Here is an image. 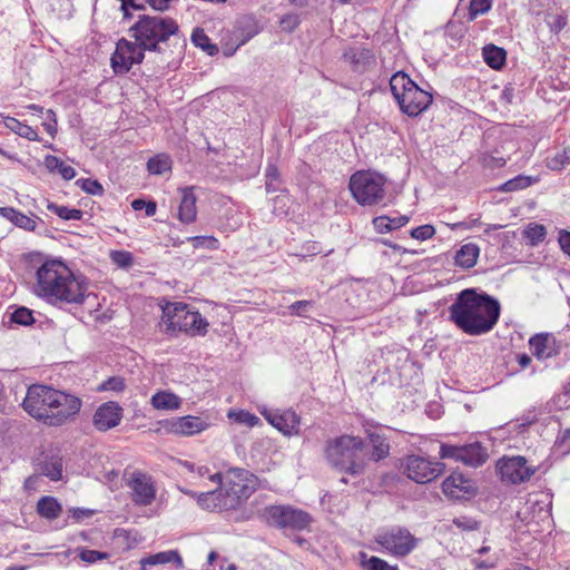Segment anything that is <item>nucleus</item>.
<instances>
[{"label": "nucleus", "instance_id": "nucleus-1", "mask_svg": "<svg viewBox=\"0 0 570 570\" xmlns=\"http://www.w3.org/2000/svg\"><path fill=\"white\" fill-rule=\"evenodd\" d=\"M366 440L342 435L330 440L325 448L327 462L337 471L360 476L365 473L368 461L379 462L390 454V444L382 434L365 430Z\"/></svg>", "mask_w": 570, "mask_h": 570}, {"label": "nucleus", "instance_id": "nucleus-2", "mask_svg": "<svg viewBox=\"0 0 570 570\" xmlns=\"http://www.w3.org/2000/svg\"><path fill=\"white\" fill-rule=\"evenodd\" d=\"M500 313L498 299L473 287L461 291L449 307L450 321L471 336L491 332L499 321Z\"/></svg>", "mask_w": 570, "mask_h": 570}, {"label": "nucleus", "instance_id": "nucleus-3", "mask_svg": "<svg viewBox=\"0 0 570 570\" xmlns=\"http://www.w3.org/2000/svg\"><path fill=\"white\" fill-rule=\"evenodd\" d=\"M22 407L33 419L48 426H62L81 411L82 400L76 394L45 384L28 387Z\"/></svg>", "mask_w": 570, "mask_h": 570}, {"label": "nucleus", "instance_id": "nucleus-4", "mask_svg": "<svg viewBox=\"0 0 570 570\" xmlns=\"http://www.w3.org/2000/svg\"><path fill=\"white\" fill-rule=\"evenodd\" d=\"M88 286L58 259L42 263L36 272L33 293L52 305L82 304Z\"/></svg>", "mask_w": 570, "mask_h": 570}, {"label": "nucleus", "instance_id": "nucleus-5", "mask_svg": "<svg viewBox=\"0 0 570 570\" xmlns=\"http://www.w3.org/2000/svg\"><path fill=\"white\" fill-rule=\"evenodd\" d=\"M128 32L147 51L160 52L163 43L179 35V26L167 16L140 14Z\"/></svg>", "mask_w": 570, "mask_h": 570}, {"label": "nucleus", "instance_id": "nucleus-6", "mask_svg": "<svg viewBox=\"0 0 570 570\" xmlns=\"http://www.w3.org/2000/svg\"><path fill=\"white\" fill-rule=\"evenodd\" d=\"M213 482L219 484L226 510L237 509L257 489L258 479L252 472L240 468H232L223 475L215 473L210 476Z\"/></svg>", "mask_w": 570, "mask_h": 570}, {"label": "nucleus", "instance_id": "nucleus-7", "mask_svg": "<svg viewBox=\"0 0 570 570\" xmlns=\"http://www.w3.org/2000/svg\"><path fill=\"white\" fill-rule=\"evenodd\" d=\"M163 308L161 324L164 332L176 335L184 332L191 336H204L207 333L208 322L202 314L185 303H166Z\"/></svg>", "mask_w": 570, "mask_h": 570}, {"label": "nucleus", "instance_id": "nucleus-8", "mask_svg": "<svg viewBox=\"0 0 570 570\" xmlns=\"http://www.w3.org/2000/svg\"><path fill=\"white\" fill-rule=\"evenodd\" d=\"M390 87L400 109L409 117L421 115L433 101L432 94L421 89L404 71L391 77Z\"/></svg>", "mask_w": 570, "mask_h": 570}, {"label": "nucleus", "instance_id": "nucleus-9", "mask_svg": "<svg viewBox=\"0 0 570 570\" xmlns=\"http://www.w3.org/2000/svg\"><path fill=\"white\" fill-rule=\"evenodd\" d=\"M387 179L375 170H357L348 181V189L355 202L362 206L382 203L386 195Z\"/></svg>", "mask_w": 570, "mask_h": 570}, {"label": "nucleus", "instance_id": "nucleus-10", "mask_svg": "<svg viewBox=\"0 0 570 570\" xmlns=\"http://www.w3.org/2000/svg\"><path fill=\"white\" fill-rule=\"evenodd\" d=\"M264 515L269 524L295 531L307 529L313 521L308 512L286 504L266 507Z\"/></svg>", "mask_w": 570, "mask_h": 570}, {"label": "nucleus", "instance_id": "nucleus-11", "mask_svg": "<svg viewBox=\"0 0 570 570\" xmlns=\"http://www.w3.org/2000/svg\"><path fill=\"white\" fill-rule=\"evenodd\" d=\"M374 541L387 553L395 558L409 556L417 544V539L403 527H392L379 532Z\"/></svg>", "mask_w": 570, "mask_h": 570}, {"label": "nucleus", "instance_id": "nucleus-12", "mask_svg": "<svg viewBox=\"0 0 570 570\" xmlns=\"http://www.w3.org/2000/svg\"><path fill=\"white\" fill-rule=\"evenodd\" d=\"M444 470L442 462H432L420 455L406 458L405 472L409 479L416 483H428L436 479Z\"/></svg>", "mask_w": 570, "mask_h": 570}, {"label": "nucleus", "instance_id": "nucleus-13", "mask_svg": "<svg viewBox=\"0 0 570 570\" xmlns=\"http://www.w3.org/2000/svg\"><path fill=\"white\" fill-rule=\"evenodd\" d=\"M261 414L285 436L297 435L299 432L301 417L293 410L263 409Z\"/></svg>", "mask_w": 570, "mask_h": 570}, {"label": "nucleus", "instance_id": "nucleus-14", "mask_svg": "<svg viewBox=\"0 0 570 570\" xmlns=\"http://www.w3.org/2000/svg\"><path fill=\"white\" fill-rule=\"evenodd\" d=\"M499 470L502 480L513 484L528 481L535 472L534 468L527 464V460L523 456L502 459L499 462Z\"/></svg>", "mask_w": 570, "mask_h": 570}, {"label": "nucleus", "instance_id": "nucleus-15", "mask_svg": "<svg viewBox=\"0 0 570 570\" xmlns=\"http://www.w3.org/2000/svg\"><path fill=\"white\" fill-rule=\"evenodd\" d=\"M164 430L183 436H191L207 430L209 424L199 416L185 415L160 421Z\"/></svg>", "mask_w": 570, "mask_h": 570}, {"label": "nucleus", "instance_id": "nucleus-16", "mask_svg": "<svg viewBox=\"0 0 570 570\" xmlns=\"http://www.w3.org/2000/svg\"><path fill=\"white\" fill-rule=\"evenodd\" d=\"M131 500L136 505H150L156 497L151 478L142 472H134L127 483Z\"/></svg>", "mask_w": 570, "mask_h": 570}, {"label": "nucleus", "instance_id": "nucleus-17", "mask_svg": "<svg viewBox=\"0 0 570 570\" xmlns=\"http://www.w3.org/2000/svg\"><path fill=\"white\" fill-rule=\"evenodd\" d=\"M122 415L124 410L117 402H105L95 411L92 424L96 430L107 432L120 424Z\"/></svg>", "mask_w": 570, "mask_h": 570}, {"label": "nucleus", "instance_id": "nucleus-18", "mask_svg": "<svg viewBox=\"0 0 570 570\" xmlns=\"http://www.w3.org/2000/svg\"><path fill=\"white\" fill-rule=\"evenodd\" d=\"M442 491L451 499H461L465 494H474L475 488L471 479L460 472H453L442 482Z\"/></svg>", "mask_w": 570, "mask_h": 570}, {"label": "nucleus", "instance_id": "nucleus-19", "mask_svg": "<svg viewBox=\"0 0 570 570\" xmlns=\"http://www.w3.org/2000/svg\"><path fill=\"white\" fill-rule=\"evenodd\" d=\"M532 354L538 360H547L559 354L560 346L556 337L549 333L535 334L529 340Z\"/></svg>", "mask_w": 570, "mask_h": 570}, {"label": "nucleus", "instance_id": "nucleus-20", "mask_svg": "<svg viewBox=\"0 0 570 570\" xmlns=\"http://www.w3.org/2000/svg\"><path fill=\"white\" fill-rule=\"evenodd\" d=\"M0 216L12 223L16 227L27 232H35L38 220L42 222L38 216H27L13 207H0Z\"/></svg>", "mask_w": 570, "mask_h": 570}, {"label": "nucleus", "instance_id": "nucleus-21", "mask_svg": "<svg viewBox=\"0 0 570 570\" xmlns=\"http://www.w3.org/2000/svg\"><path fill=\"white\" fill-rule=\"evenodd\" d=\"M180 191L181 198L178 206V219L184 224H190L195 222L197 217V198L193 187L183 188Z\"/></svg>", "mask_w": 570, "mask_h": 570}, {"label": "nucleus", "instance_id": "nucleus-22", "mask_svg": "<svg viewBox=\"0 0 570 570\" xmlns=\"http://www.w3.org/2000/svg\"><path fill=\"white\" fill-rule=\"evenodd\" d=\"M38 470L41 475L51 481L62 480L63 459L58 453L46 454L38 463Z\"/></svg>", "mask_w": 570, "mask_h": 570}, {"label": "nucleus", "instance_id": "nucleus-23", "mask_svg": "<svg viewBox=\"0 0 570 570\" xmlns=\"http://www.w3.org/2000/svg\"><path fill=\"white\" fill-rule=\"evenodd\" d=\"M173 563L176 566L178 570L184 569L183 559L177 550H167L161 551L155 554H150L140 560L141 570H147L148 567H154L158 564Z\"/></svg>", "mask_w": 570, "mask_h": 570}, {"label": "nucleus", "instance_id": "nucleus-24", "mask_svg": "<svg viewBox=\"0 0 570 570\" xmlns=\"http://www.w3.org/2000/svg\"><path fill=\"white\" fill-rule=\"evenodd\" d=\"M187 493L193 498H196L198 505L205 510H226V508L223 505L225 497L219 487L216 490L202 492L199 494L193 491Z\"/></svg>", "mask_w": 570, "mask_h": 570}, {"label": "nucleus", "instance_id": "nucleus-25", "mask_svg": "<svg viewBox=\"0 0 570 570\" xmlns=\"http://www.w3.org/2000/svg\"><path fill=\"white\" fill-rule=\"evenodd\" d=\"M462 454L460 455V462L470 466H480L487 459V450L478 442L462 445Z\"/></svg>", "mask_w": 570, "mask_h": 570}, {"label": "nucleus", "instance_id": "nucleus-26", "mask_svg": "<svg viewBox=\"0 0 570 570\" xmlns=\"http://www.w3.org/2000/svg\"><path fill=\"white\" fill-rule=\"evenodd\" d=\"M150 404L156 410L174 411L181 406V399L170 391H158L151 396Z\"/></svg>", "mask_w": 570, "mask_h": 570}, {"label": "nucleus", "instance_id": "nucleus-27", "mask_svg": "<svg viewBox=\"0 0 570 570\" xmlns=\"http://www.w3.org/2000/svg\"><path fill=\"white\" fill-rule=\"evenodd\" d=\"M484 62L494 70H501L505 66L507 51L493 43L485 45L482 49Z\"/></svg>", "mask_w": 570, "mask_h": 570}, {"label": "nucleus", "instance_id": "nucleus-28", "mask_svg": "<svg viewBox=\"0 0 570 570\" xmlns=\"http://www.w3.org/2000/svg\"><path fill=\"white\" fill-rule=\"evenodd\" d=\"M480 255V247L476 244L468 243L460 247L455 254V264L462 268L475 266Z\"/></svg>", "mask_w": 570, "mask_h": 570}, {"label": "nucleus", "instance_id": "nucleus-29", "mask_svg": "<svg viewBox=\"0 0 570 570\" xmlns=\"http://www.w3.org/2000/svg\"><path fill=\"white\" fill-rule=\"evenodd\" d=\"M116 48L128 58L132 66L141 63L145 58V51H147L138 41H130L125 38L117 42Z\"/></svg>", "mask_w": 570, "mask_h": 570}, {"label": "nucleus", "instance_id": "nucleus-30", "mask_svg": "<svg viewBox=\"0 0 570 570\" xmlns=\"http://www.w3.org/2000/svg\"><path fill=\"white\" fill-rule=\"evenodd\" d=\"M374 229L380 234H385L391 230L401 228L402 226L409 223V217L405 215L389 217V216H377L373 219Z\"/></svg>", "mask_w": 570, "mask_h": 570}, {"label": "nucleus", "instance_id": "nucleus-31", "mask_svg": "<svg viewBox=\"0 0 570 570\" xmlns=\"http://www.w3.org/2000/svg\"><path fill=\"white\" fill-rule=\"evenodd\" d=\"M3 125L6 128L11 130L16 135H18L22 138H26L30 141H39L40 140L37 131L32 127L20 122L18 119H16L13 117H9V116L3 117Z\"/></svg>", "mask_w": 570, "mask_h": 570}, {"label": "nucleus", "instance_id": "nucleus-32", "mask_svg": "<svg viewBox=\"0 0 570 570\" xmlns=\"http://www.w3.org/2000/svg\"><path fill=\"white\" fill-rule=\"evenodd\" d=\"M61 511V504L52 497H42L37 503V512L48 520L57 519Z\"/></svg>", "mask_w": 570, "mask_h": 570}, {"label": "nucleus", "instance_id": "nucleus-33", "mask_svg": "<svg viewBox=\"0 0 570 570\" xmlns=\"http://www.w3.org/2000/svg\"><path fill=\"white\" fill-rule=\"evenodd\" d=\"M43 165L50 173L58 171L66 180H71L76 177L75 168L66 165L60 158L56 156L47 155L45 157Z\"/></svg>", "mask_w": 570, "mask_h": 570}, {"label": "nucleus", "instance_id": "nucleus-34", "mask_svg": "<svg viewBox=\"0 0 570 570\" xmlns=\"http://www.w3.org/2000/svg\"><path fill=\"white\" fill-rule=\"evenodd\" d=\"M570 164V142H563L559 151L547 158V166L551 170H561Z\"/></svg>", "mask_w": 570, "mask_h": 570}, {"label": "nucleus", "instance_id": "nucleus-35", "mask_svg": "<svg viewBox=\"0 0 570 570\" xmlns=\"http://www.w3.org/2000/svg\"><path fill=\"white\" fill-rule=\"evenodd\" d=\"M191 42L203 49L208 56L218 53V47L213 43L209 37L200 28H196L191 33Z\"/></svg>", "mask_w": 570, "mask_h": 570}, {"label": "nucleus", "instance_id": "nucleus-36", "mask_svg": "<svg viewBox=\"0 0 570 570\" xmlns=\"http://www.w3.org/2000/svg\"><path fill=\"white\" fill-rule=\"evenodd\" d=\"M171 169V159L166 154H158L147 163V170L153 175H163Z\"/></svg>", "mask_w": 570, "mask_h": 570}, {"label": "nucleus", "instance_id": "nucleus-37", "mask_svg": "<svg viewBox=\"0 0 570 570\" xmlns=\"http://www.w3.org/2000/svg\"><path fill=\"white\" fill-rule=\"evenodd\" d=\"M361 567L365 570H400L397 566H391L385 560L365 552H360Z\"/></svg>", "mask_w": 570, "mask_h": 570}, {"label": "nucleus", "instance_id": "nucleus-38", "mask_svg": "<svg viewBox=\"0 0 570 570\" xmlns=\"http://www.w3.org/2000/svg\"><path fill=\"white\" fill-rule=\"evenodd\" d=\"M547 230L541 224H529L523 230V238L530 246H537L546 238Z\"/></svg>", "mask_w": 570, "mask_h": 570}, {"label": "nucleus", "instance_id": "nucleus-39", "mask_svg": "<svg viewBox=\"0 0 570 570\" xmlns=\"http://www.w3.org/2000/svg\"><path fill=\"white\" fill-rule=\"evenodd\" d=\"M47 208L63 220H80L83 216L80 209L69 208L67 206L57 205L56 203H48Z\"/></svg>", "mask_w": 570, "mask_h": 570}, {"label": "nucleus", "instance_id": "nucleus-40", "mask_svg": "<svg viewBox=\"0 0 570 570\" xmlns=\"http://www.w3.org/2000/svg\"><path fill=\"white\" fill-rule=\"evenodd\" d=\"M535 180L537 179L531 176L519 175L502 184L499 189L504 193L521 190L531 186Z\"/></svg>", "mask_w": 570, "mask_h": 570}, {"label": "nucleus", "instance_id": "nucleus-41", "mask_svg": "<svg viewBox=\"0 0 570 570\" xmlns=\"http://www.w3.org/2000/svg\"><path fill=\"white\" fill-rule=\"evenodd\" d=\"M110 65L116 75H125L129 72L132 67L128 58L117 48L110 58Z\"/></svg>", "mask_w": 570, "mask_h": 570}, {"label": "nucleus", "instance_id": "nucleus-42", "mask_svg": "<svg viewBox=\"0 0 570 570\" xmlns=\"http://www.w3.org/2000/svg\"><path fill=\"white\" fill-rule=\"evenodd\" d=\"M544 21L550 31L558 35L567 26V17L559 12H548Z\"/></svg>", "mask_w": 570, "mask_h": 570}, {"label": "nucleus", "instance_id": "nucleus-43", "mask_svg": "<svg viewBox=\"0 0 570 570\" xmlns=\"http://www.w3.org/2000/svg\"><path fill=\"white\" fill-rule=\"evenodd\" d=\"M10 321L18 325L28 326L35 322V318L29 308L21 306L10 314Z\"/></svg>", "mask_w": 570, "mask_h": 570}, {"label": "nucleus", "instance_id": "nucleus-44", "mask_svg": "<svg viewBox=\"0 0 570 570\" xmlns=\"http://www.w3.org/2000/svg\"><path fill=\"white\" fill-rule=\"evenodd\" d=\"M111 262L119 268L127 269L134 264V256L127 250H111L109 254Z\"/></svg>", "mask_w": 570, "mask_h": 570}, {"label": "nucleus", "instance_id": "nucleus-45", "mask_svg": "<svg viewBox=\"0 0 570 570\" xmlns=\"http://www.w3.org/2000/svg\"><path fill=\"white\" fill-rule=\"evenodd\" d=\"M76 551L78 552L79 559L86 563H95L109 557L107 552L90 550L85 547H79Z\"/></svg>", "mask_w": 570, "mask_h": 570}, {"label": "nucleus", "instance_id": "nucleus-46", "mask_svg": "<svg viewBox=\"0 0 570 570\" xmlns=\"http://www.w3.org/2000/svg\"><path fill=\"white\" fill-rule=\"evenodd\" d=\"M228 417L234 419L236 422L245 424L249 428H254V426L261 424L259 417L256 416L255 414L247 412V411H238V412L230 411L228 413Z\"/></svg>", "mask_w": 570, "mask_h": 570}, {"label": "nucleus", "instance_id": "nucleus-47", "mask_svg": "<svg viewBox=\"0 0 570 570\" xmlns=\"http://www.w3.org/2000/svg\"><path fill=\"white\" fill-rule=\"evenodd\" d=\"M265 188L267 193L279 190V174L274 165H268L266 168Z\"/></svg>", "mask_w": 570, "mask_h": 570}, {"label": "nucleus", "instance_id": "nucleus-48", "mask_svg": "<svg viewBox=\"0 0 570 570\" xmlns=\"http://www.w3.org/2000/svg\"><path fill=\"white\" fill-rule=\"evenodd\" d=\"M187 240L191 243L195 248L204 247L208 249H217L219 242L214 236H193L188 237Z\"/></svg>", "mask_w": 570, "mask_h": 570}, {"label": "nucleus", "instance_id": "nucleus-49", "mask_svg": "<svg viewBox=\"0 0 570 570\" xmlns=\"http://www.w3.org/2000/svg\"><path fill=\"white\" fill-rule=\"evenodd\" d=\"M76 185L90 195H101L104 191L101 184L98 180L90 178L78 179Z\"/></svg>", "mask_w": 570, "mask_h": 570}, {"label": "nucleus", "instance_id": "nucleus-50", "mask_svg": "<svg viewBox=\"0 0 570 570\" xmlns=\"http://www.w3.org/2000/svg\"><path fill=\"white\" fill-rule=\"evenodd\" d=\"M125 387L126 384L122 377L111 376L99 385L98 391L121 392L125 390Z\"/></svg>", "mask_w": 570, "mask_h": 570}, {"label": "nucleus", "instance_id": "nucleus-51", "mask_svg": "<svg viewBox=\"0 0 570 570\" xmlns=\"http://www.w3.org/2000/svg\"><path fill=\"white\" fill-rule=\"evenodd\" d=\"M461 449L462 445L442 443L439 454L442 459H453L455 461H460V455L462 454Z\"/></svg>", "mask_w": 570, "mask_h": 570}, {"label": "nucleus", "instance_id": "nucleus-52", "mask_svg": "<svg viewBox=\"0 0 570 570\" xmlns=\"http://www.w3.org/2000/svg\"><path fill=\"white\" fill-rule=\"evenodd\" d=\"M452 523L462 531H473L479 529V522L475 519L466 515L454 518Z\"/></svg>", "mask_w": 570, "mask_h": 570}, {"label": "nucleus", "instance_id": "nucleus-53", "mask_svg": "<svg viewBox=\"0 0 570 570\" xmlns=\"http://www.w3.org/2000/svg\"><path fill=\"white\" fill-rule=\"evenodd\" d=\"M134 210L145 209L146 216L151 217L156 214L157 205L154 200H144L141 198L134 199L131 203Z\"/></svg>", "mask_w": 570, "mask_h": 570}, {"label": "nucleus", "instance_id": "nucleus-54", "mask_svg": "<svg viewBox=\"0 0 570 570\" xmlns=\"http://www.w3.org/2000/svg\"><path fill=\"white\" fill-rule=\"evenodd\" d=\"M434 234L435 228L430 224L415 227L411 230V236L417 240L430 239L434 236Z\"/></svg>", "mask_w": 570, "mask_h": 570}, {"label": "nucleus", "instance_id": "nucleus-55", "mask_svg": "<svg viewBox=\"0 0 570 570\" xmlns=\"http://www.w3.org/2000/svg\"><path fill=\"white\" fill-rule=\"evenodd\" d=\"M313 306V301H296L288 306L292 315L307 317L308 309Z\"/></svg>", "mask_w": 570, "mask_h": 570}, {"label": "nucleus", "instance_id": "nucleus-56", "mask_svg": "<svg viewBox=\"0 0 570 570\" xmlns=\"http://www.w3.org/2000/svg\"><path fill=\"white\" fill-rule=\"evenodd\" d=\"M558 242L562 252L570 257V232L560 230Z\"/></svg>", "mask_w": 570, "mask_h": 570}, {"label": "nucleus", "instance_id": "nucleus-57", "mask_svg": "<svg viewBox=\"0 0 570 570\" xmlns=\"http://www.w3.org/2000/svg\"><path fill=\"white\" fill-rule=\"evenodd\" d=\"M146 2L157 11H165L169 8L171 0H146Z\"/></svg>", "mask_w": 570, "mask_h": 570}, {"label": "nucleus", "instance_id": "nucleus-58", "mask_svg": "<svg viewBox=\"0 0 570 570\" xmlns=\"http://www.w3.org/2000/svg\"><path fill=\"white\" fill-rule=\"evenodd\" d=\"M94 514V512L91 510H88V509H80V508H77V509H73L72 510V518L77 521H81L86 518H89Z\"/></svg>", "mask_w": 570, "mask_h": 570}, {"label": "nucleus", "instance_id": "nucleus-59", "mask_svg": "<svg viewBox=\"0 0 570 570\" xmlns=\"http://www.w3.org/2000/svg\"><path fill=\"white\" fill-rule=\"evenodd\" d=\"M515 360L521 368H527L531 363V356L525 353L517 354Z\"/></svg>", "mask_w": 570, "mask_h": 570}, {"label": "nucleus", "instance_id": "nucleus-60", "mask_svg": "<svg viewBox=\"0 0 570 570\" xmlns=\"http://www.w3.org/2000/svg\"><path fill=\"white\" fill-rule=\"evenodd\" d=\"M38 480H39L38 475H31V476L27 478L24 480L23 488L27 491L36 490Z\"/></svg>", "mask_w": 570, "mask_h": 570}, {"label": "nucleus", "instance_id": "nucleus-61", "mask_svg": "<svg viewBox=\"0 0 570 570\" xmlns=\"http://www.w3.org/2000/svg\"><path fill=\"white\" fill-rule=\"evenodd\" d=\"M46 131L51 136V138H55L57 134V121H45L42 124Z\"/></svg>", "mask_w": 570, "mask_h": 570}, {"label": "nucleus", "instance_id": "nucleus-62", "mask_svg": "<svg viewBox=\"0 0 570 570\" xmlns=\"http://www.w3.org/2000/svg\"><path fill=\"white\" fill-rule=\"evenodd\" d=\"M480 220L479 218H475V219H472L470 223H465V222H460L458 224H454L453 225V228H458V227H461V228H465V229H469V228H472L474 226H478L480 225Z\"/></svg>", "mask_w": 570, "mask_h": 570}, {"label": "nucleus", "instance_id": "nucleus-63", "mask_svg": "<svg viewBox=\"0 0 570 570\" xmlns=\"http://www.w3.org/2000/svg\"><path fill=\"white\" fill-rule=\"evenodd\" d=\"M128 3L129 2H125L124 1V3H121V7H120V9H121V11L124 13V19H126V20H129V19L132 18V14L129 12Z\"/></svg>", "mask_w": 570, "mask_h": 570}, {"label": "nucleus", "instance_id": "nucleus-64", "mask_svg": "<svg viewBox=\"0 0 570 570\" xmlns=\"http://www.w3.org/2000/svg\"><path fill=\"white\" fill-rule=\"evenodd\" d=\"M125 2H129L128 7L134 9V10H145V4L137 3L136 0H125Z\"/></svg>", "mask_w": 570, "mask_h": 570}]
</instances>
